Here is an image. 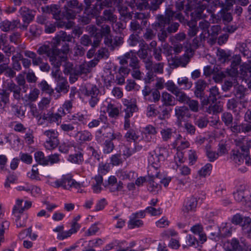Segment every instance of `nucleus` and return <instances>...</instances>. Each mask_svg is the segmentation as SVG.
Wrapping results in <instances>:
<instances>
[{
    "instance_id": "f257e3e1",
    "label": "nucleus",
    "mask_w": 251,
    "mask_h": 251,
    "mask_svg": "<svg viewBox=\"0 0 251 251\" xmlns=\"http://www.w3.org/2000/svg\"><path fill=\"white\" fill-rule=\"evenodd\" d=\"M167 150L165 148L157 147L151 152L148 157L150 164L149 173L153 179L151 180L148 184V189L153 194L157 193L161 189L160 185L158 183L156 178L159 176L158 169L160 167V162L165 160L168 156Z\"/></svg>"
},
{
    "instance_id": "f03ea898",
    "label": "nucleus",
    "mask_w": 251,
    "mask_h": 251,
    "mask_svg": "<svg viewBox=\"0 0 251 251\" xmlns=\"http://www.w3.org/2000/svg\"><path fill=\"white\" fill-rule=\"evenodd\" d=\"M100 35L104 36V43L105 46L108 47H114V46H120L123 43V38L122 37L116 36L113 39L110 35L111 32L110 26L107 25H103L101 26Z\"/></svg>"
},
{
    "instance_id": "7ed1b4c3",
    "label": "nucleus",
    "mask_w": 251,
    "mask_h": 251,
    "mask_svg": "<svg viewBox=\"0 0 251 251\" xmlns=\"http://www.w3.org/2000/svg\"><path fill=\"white\" fill-rule=\"evenodd\" d=\"M42 51L47 52L50 61L56 68L61 65L62 61H65V53H60L56 48H40L38 50L40 53H42Z\"/></svg>"
},
{
    "instance_id": "20e7f679",
    "label": "nucleus",
    "mask_w": 251,
    "mask_h": 251,
    "mask_svg": "<svg viewBox=\"0 0 251 251\" xmlns=\"http://www.w3.org/2000/svg\"><path fill=\"white\" fill-rule=\"evenodd\" d=\"M176 173V182L179 188L183 187L186 183V178L191 173V169L187 165L177 164L176 167L173 166Z\"/></svg>"
},
{
    "instance_id": "39448f33",
    "label": "nucleus",
    "mask_w": 251,
    "mask_h": 251,
    "mask_svg": "<svg viewBox=\"0 0 251 251\" xmlns=\"http://www.w3.org/2000/svg\"><path fill=\"white\" fill-rule=\"evenodd\" d=\"M43 134L47 137L44 143V146L46 149L52 150L58 146L59 143V133L56 130H47L43 132Z\"/></svg>"
},
{
    "instance_id": "423d86ee",
    "label": "nucleus",
    "mask_w": 251,
    "mask_h": 251,
    "mask_svg": "<svg viewBox=\"0 0 251 251\" xmlns=\"http://www.w3.org/2000/svg\"><path fill=\"white\" fill-rule=\"evenodd\" d=\"M73 40V36L67 34L65 31H61L56 34L52 39L50 43L52 47H56L62 46L63 47L70 46L69 43H72Z\"/></svg>"
},
{
    "instance_id": "0eeeda50",
    "label": "nucleus",
    "mask_w": 251,
    "mask_h": 251,
    "mask_svg": "<svg viewBox=\"0 0 251 251\" xmlns=\"http://www.w3.org/2000/svg\"><path fill=\"white\" fill-rule=\"evenodd\" d=\"M73 177V176L71 174L63 175L60 179L55 180L53 183H51V186L55 188L61 187L64 189L71 190L75 180Z\"/></svg>"
},
{
    "instance_id": "6e6552de",
    "label": "nucleus",
    "mask_w": 251,
    "mask_h": 251,
    "mask_svg": "<svg viewBox=\"0 0 251 251\" xmlns=\"http://www.w3.org/2000/svg\"><path fill=\"white\" fill-rule=\"evenodd\" d=\"M84 94L90 98L89 104L92 107H94L99 100L98 95L99 90L96 85L88 84L85 87Z\"/></svg>"
},
{
    "instance_id": "1a4fd4ad",
    "label": "nucleus",
    "mask_w": 251,
    "mask_h": 251,
    "mask_svg": "<svg viewBox=\"0 0 251 251\" xmlns=\"http://www.w3.org/2000/svg\"><path fill=\"white\" fill-rule=\"evenodd\" d=\"M194 52L193 48H187L182 58H178L175 55L174 57H171V59L169 61H171V64L178 67L181 66L185 67L189 61V59L191 57Z\"/></svg>"
},
{
    "instance_id": "9d476101",
    "label": "nucleus",
    "mask_w": 251,
    "mask_h": 251,
    "mask_svg": "<svg viewBox=\"0 0 251 251\" xmlns=\"http://www.w3.org/2000/svg\"><path fill=\"white\" fill-rule=\"evenodd\" d=\"M124 0H104L102 2L94 5L92 9L93 13L95 15H99L105 7H111L113 5L117 7L123 4Z\"/></svg>"
},
{
    "instance_id": "9b49d317",
    "label": "nucleus",
    "mask_w": 251,
    "mask_h": 251,
    "mask_svg": "<svg viewBox=\"0 0 251 251\" xmlns=\"http://www.w3.org/2000/svg\"><path fill=\"white\" fill-rule=\"evenodd\" d=\"M20 13L24 24L22 25L20 24L19 28L22 29H26L29 23L33 20L34 17L33 11L26 7H22L20 9Z\"/></svg>"
},
{
    "instance_id": "f8f14e48",
    "label": "nucleus",
    "mask_w": 251,
    "mask_h": 251,
    "mask_svg": "<svg viewBox=\"0 0 251 251\" xmlns=\"http://www.w3.org/2000/svg\"><path fill=\"white\" fill-rule=\"evenodd\" d=\"M175 112L178 125H181L182 121L191 117L189 110L186 106H176L175 109Z\"/></svg>"
},
{
    "instance_id": "ddd939ff",
    "label": "nucleus",
    "mask_w": 251,
    "mask_h": 251,
    "mask_svg": "<svg viewBox=\"0 0 251 251\" xmlns=\"http://www.w3.org/2000/svg\"><path fill=\"white\" fill-rule=\"evenodd\" d=\"M41 9L44 13L51 14L53 18L56 20H61V9L59 5L51 4L42 7Z\"/></svg>"
},
{
    "instance_id": "4468645a",
    "label": "nucleus",
    "mask_w": 251,
    "mask_h": 251,
    "mask_svg": "<svg viewBox=\"0 0 251 251\" xmlns=\"http://www.w3.org/2000/svg\"><path fill=\"white\" fill-rule=\"evenodd\" d=\"M6 90L13 93V97L16 100H20L21 97V88L16 84L12 80L6 81L4 84Z\"/></svg>"
},
{
    "instance_id": "2eb2a0df",
    "label": "nucleus",
    "mask_w": 251,
    "mask_h": 251,
    "mask_svg": "<svg viewBox=\"0 0 251 251\" xmlns=\"http://www.w3.org/2000/svg\"><path fill=\"white\" fill-rule=\"evenodd\" d=\"M197 198L194 197L188 198L184 202L182 210L184 213H188L195 210L197 205Z\"/></svg>"
},
{
    "instance_id": "dca6fc26",
    "label": "nucleus",
    "mask_w": 251,
    "mask_h": 251,
    "mask_svg": "<svg viewBox=\"0 0 251 251\" xmlns=\"http://www.w3.org/2000/svg\"><path fill=\"white\" fill-rule=\"evenodd\" d=\"M156 19V21L151 25L152 28L155 31H157L159 28H165L166 25L170 23L164 17V15H157Z\"/></svg>"
},
{
    "instance_id": "f3484780",
    "label": "nucleus",
    "mask_w": 251,
    "mask_h": 251,
    "mask_svg": "<svg viewBox=\"0 0 251 251\" xmlns=\"http://www.w3.org/2000/svg\"><path fill=\"white\" fill-rule=\"evenodd\" d=\"M117 176L122 180L131 181L137 177V174L133 171L119 170L116 172Z\"/></svg>"
},
{
    "instance_id": "a211bd4d",
    "label": "nucleus",
    "mask_w": 251,
    "mask_h": 251,
    "mask_svg": "<svg viewBox=\"0 0 251 251\" xmlns=\"http://www.w3.org/2000/svg\"><path fill=\"white\" fill-rule=\"evenodd\" d=\"M14 216L17 227L21 228L25 226L28 218L27 214L22 212L12 214Z\"/></svg>"
},
{
    "instance_id": "6ab92c4d",
    "label": "nucleus",
    "mask_w": 251,
    "mask_h": 251,
    "mask_svg": "<svg viewBox=\"0 0 251 251\" xmlns=\"http://www.w3.org/2000/svg\"><path fill=\"white\" fill-rule=\"evenodd\" d=\"M40 95V91L36 88L31 89L29 94H25L22 98L23 100L27 103L34 102L37 100Z\"/></svg>"
},
{
    "instance_id": "aec40b11",
    "label": "nucleus",
    "mask_w": 251,
    "mask_h": 251,
    "mask_svg": "<svg viewBox=\"0 0 251 251\" xmlns=\"http://www.w3.org/2000/svg\"><path fill=\"white\" fill-rule=\"evenodd\" d=\"M84 243H87V246L85 247L82 251H96L93 248L101 246L103 244V241L100 238H97L88 242L84 241Z\"/></svg>"
},
{
    "instance_id": "412c9836",
    "label": "nucleus",
    "mask_w": 251,
    "mask_h": 251,
    "mask_svg": "<svg viewBox=\"0 0 251 251\" xmlns=\"http://www.w3.org/2000/svg\"><path fill=\"white\" fill-rule=\"evenodd\" d=\"M234 142L244 152L247 154L249 152L250 148H251V140L248 141L245 138L237 139Z\"/></svg>"
},
{
    "instance_id": "4be33fe9",
    "label": "nucleus",
    "mask_w": 251,
    "mask_h": 251,
    "mask_svg": "<svg viewBox=\"0 0 251 251\" xmlns=\"http://www.w3.org/2000/svg\"><path fill=\"white\" fill-rule=\"evenodd\" d=\"M20 22L19 20H14L12 22L4 21L0 23V28L3 31H8L15 27H19Z\"/></svg>"
},
{
    "instance_id": "5701e85b",
    "label": "nucleus",
    "mask_w": 251,
    "mask_h": 251,
    "mask_svg": "<svg viewBox=\"0 0 251 251\" xmlns=\"http://www.w3.org/2000/svg\"><path fill=\"white\" fill-rule=\"evenodd\" d=\"M92 138L93 136L92 134L88 130L78 132L76 135V140L80 144L89 142L92 139Z\"/></svg>"
},
{
    "instance_id": "b1692460",
    "label": "nucleus",
    "mask_w": 251,
    "mask_h": 251,
    "mask_svg": "<svg viewBox=\"0 0 251 251\" xmlns=\"http://www.w3.org/2000/svg\"><path fill=\"white\" fill-rule=\"evenodd\" d=\"M173 145L178 150H184L190 146L189 142L180 135H178Z\"/></svg>"
},
{
    "instance_id": "393cba45",
    "label": "nucleus",
    "mask_w": 251,
    "mask_h": 251,
    "mask_svg": "<svg viewBox=\"0 0 251 251\" xmlns=\"http://www.w3.org/2000/svg\"><path fill=\"white\" fill-rule=\"evenodd\" d=\"M64 8H69L76 10V12H81L83 9V4L78 0H69L66 2Z\"/></svg>"
},
{
    "instance_id": "a878e982",
    "label": "nucleus",
    "mask_w": 251,
    "mask_h": 251,
    "mask_svg": "<svg viewBox=\"0 0 251 251\" xmlns=\"http://www.w3.org/2000/svg\"><path fill=\"white\" fill-rule=\"evenodd\" d=\"M129 44L131 46H137L139 47H145L146 44L145 41L140 39L137 34H132L130 36L129 40Z\"/></svg>"
},
{
    "instance_id": "bb28decb",
    "label": "nucleus",
    "mask_w": 251,
    "mask_h": 251,
    "mask_svg": "<svg viewBox=\"0 0 251 251\" xmlns=\"http://www.w3.org/2000/svg\"><path fill=\"white\" fill-rule=\"evenodd\" d=\"M232 233L231 225L228 223H223L219 228L218 235L222 237L230 236Z\"/></svg>"
},
{
    "instance_id": "cd10ccee",
    "label": "nucleus",
    "mask_w": 251,
    "mask_h": 251,
    "mask_svg": "<svg viewBox=\"0 0 251 251\" xmlns=\"http://www.w3.org/2000/svg\"><path fill=\"white\" fill-rule=\"evenodd\" d=\"M94 181L92 185V190L94 193H100L101 190V185L103 183V178L101 176L98 175L96 176L94 178Z\"/></svg>"
},
{
    "instance_id": "c85d7f7f",
    "label": "nucleus",
    "mask_w": 251,
    "mask_h": 251,
    "mask_svg": "<svg viewBox=\"0 0 251 251\" xmlns=\"http://www.w3.org/2000/svg\"><path fill=\"white\" fill-rule=\"evenodd\" d=\"M115 9H106L103 12V18L105 21L109 22L112 24L116 23L117 19V16L114 14Z\"/></svg>"
},
{
    "instance_id": "c756f323",
    "label": "nucleus",
    "mask_w": 251,
    "mask_h": 251,
    "mask_svg": "<svg viewBox=\"0 0 251 251\" xmlns=\"http://www.w3.org/2000/svg\"><path fill=\"white\" fill-rule=\"evenodd\" d=\"M157 133L155 127L151 125H148L144 128V134L146 135V141L151 142L154 138L152 136H155Z\"/></svg>"
},
{
    "instance_id": "7c9ffc66",
    "label": "nucleus",
    "mask_w": 251,
    "mask_h": 251,
    "mask_svg": "<svg viewBox=\"0 0 251 251\" xmlns=\"http://www.w3.org/2000/svg\"><path fill=\"white\" fill-rule=\"evenodd\" d=\"M210 26V23L205 20H203L199 23L198 28L202 31L201 34V38H204L206 34L209 36V27Z\"/></svg>"
},
{
    "instance_id": "2f4dec72",
    "label": "nucleus",
    "mask_w": 251,
    "mask_h": 251,
    "mask_svg": "<svg viewBox=\"0 0 251 251\" xmlns=\"http://www.w3.org/2000/svg\"><path fill=\"white\" fill-rule=\"evenodd\" d=\"M161 100L163 104L165 106H171L175 104L174 97L166 92L162 93Z\"/></svg>"
},
{
    "instance_id": "473e14b6",
    "label": "nucleus",
    "mask_w": 251,
    "mask_h": 251,
    "mask_svg": "<svg viewBox=\"0 0 251 251\" xmlns=\"http://www.w3.org/2000/svg\"><path fill=\"white\" fill-rule=\"evenodd\" d=\"M240 73L246 80H251V66L243 64L240 66Z\"/></svg>"
},
{
    "instance_id": "72a5a7b5",
    "label": "nucleus",
    "mask_w": 251,
    "mask_h": 251,
    "mask_svg": "<svg viewBox=\"0 0 251 251\" xmlns=\"http://www.w3.org/2000/svg\"><path fill=\"white\" fill-rule=\"evenodd\" d=\"M75 148V143L73 141H66L61 144L59 147V150L62 153H68L70 151H72Z\"/></svg>"
},
{
    "instance_id": "f704fd0d",
    "label": "nucleus",
    "mask_w": 251,
    "mask_h": 251,
    "mask_svg": "<svg viewBox=\"0 0 251 251\" xmlns=\"http://www.w3.org/2000/svg\"><path fill=\"white\" fill-rule=\"evenodd\" d=\"M69 89V85L66 79L61 77V80L58 81L56 90L58 93H67Z\"/></svg>"
},
{
    "instance_id": "c9c22d12",
    "label": "nucleus",
    "mask_w": 251,
    "mask_h": 251,
    "mask_svg": "<svg viewBox=\"0 0 251 251\" xmlns=\"http://www.w3.org/2000/svg\"><path fill=\"white\" fill-rule=\"evenodd\" d=\"M150 17V15L147 12H136L134 14V20L141 21V23L143 26H146L148 20Z\"/></svg>"
},
{
    "instance_id": "e433bc0d",
    "label": "nucleus",
    "mask_w": 251,
    "mask_h": 251,
    "mask_svg": "<svg viewBox=\"0 0 251 251\" xmlns=\"http://www.w3.org/2000/svg\"><path fill=\"white\" fill-rule=\"evenodd\" d=\"M143 225V222L137 218L136 215H132L128 222V227L130 229L141 227Z\"/></svg>"
},
{
    "instance_id": "4c0bfd02",
    "label": "nucleus",
    "mask_w": 251,
    "mask_h": 251,
    "mask_svg": "<svg viewBox=\"0 0 251 251\" xmlns=\"http://www.w3.org/2000/svg\"><path fill=\"white\" fill-rule=\"evenodd\" d=\"M117 8L121 17H123L124 19H129L130 20L132 19V13L128 11V8L126 6L122 4Z\"/></svg>"
},
{
    "instance_id": "58836bf2",
    "label": "nucleus",
    "mask_w": 251,
    "mask_h": 251,
    "mask_svg": "<svg viewBox=\"0 0 251 251\" xmlns=\"http://www.w3.org/2000/svg\"><path fill=\"white\" fill-rule=\"evenodd\" d=\"M107 112L109 117L116 118L119 115L120 110L119 107L112 103H109L106 108Z\"/></svg>"
},
{
    "instance_id": "ea45409f",
    "label": "nucleus",
    "mask_w": 251,
    "mask_h": 251,
    "mask_svg": "<svg viewBox=\"0 0 251 251\" xmlns=\"http://www.w3.org/2000/svg\"><path fill=\"white\" fill-rule=\"evenodd\" d=\"M229 246L234 251H242L243 249V243H240L238 240L236 238H233L230 242Z\"/></svg>"
},
{
    "instance_id": "a19ab883",
    "label": "nucleus",
    "mask_w": 251,
    "mask_h": 251,
    "mask_svg": "<svg viewBox=\"0 0 251 251\" xmlns=\"http://www.w3.org/2000/svg\"><path fill=\"white\" fill-rule=\"evenodd\" d=\"M107 117L104 114H100V117L98 119H93L88 124V126L89 128H93L98 127L100 122H105L106 120Z\"/></svg>"
},
{
    "instance_id": "79ce46f5",
    "label": "nucleus",
    "mask_w": 251,
    "mask_h": 251,
    "mask_svg": "<svg viewBox=\"0 0 251 251\" xmlns=\"http://www.w3.org/2000/svg\"><path fill=\"white\" fill-rule=\"evenodd\" d=\"M212 169V165L210 163H207L199 171L198 174L201 177H205L210 175Z\"/></svg>"
},
{
    "instance_id": "37998d69",
    "label": "nucleus",
    "mask_w": 251,
    "mask_h": 251,
    "mask_svg": "<svg viewBox=\"0 0 251 251\" xmlns=\"http://www.w3.org/2000/svg\"><path fill=\"white\" fill-rule=\"evenodd\" d=\"M35 159L39 164L42 165H48L47 157H45L43 152L38 151L34 154Z\"/></svg>"
},
{
    "instance_id": "c03bdc74",
    "label": "nucleus",
    "mask_w": 251,
    "mask_h": 251,
    "mask_svg": "<svg viewBox=\"0 0 251 251\" xmlns=\"http://www.w3.org/2000/svg\"><path fill=\"white\" fill-rule=\"evenodd\" d=\"M206 86L205 82L202 80H199L196 84V90L195 92L197 97L201 96V92L204 90Z\"/></svg>"
},
{
    "instance_id": "a18cd8bd",
    "label": "nucleus",
    "mask_w": 251,
    "mask_h": 251,
    "mask_svg": "<svg viewBox=\"0 0 251 251\" xmlns=\"http://www.w3.org/2000/svg\"><path fill=\"white\" fill-rule=\"evenodd\" d=\"M68 160L73 163L80 164L83 160V154L81 152L71 154L68 156Z\"/></svg>"
},
{
    "instance_id": "49530a36",
    "label": "nucleus",
    "mask_w": 251,
    "mask_h": 251,
    "mask_svg": "<svg viewBox=\"0 0 251 251\" xmlns=\"http://www.w3.org/2000/svg\"><path fill=\"white\" fill-rule=\"evenodd\" d=\"M161 135L163 141H167L173 136V129L171 128L165 127L162 129L161 131Z\"/></svg>"
},
{
    "instance_id": "de8ad7c7",
    "label": "nucleus",
    "mask_w": 251,
    "mask_h": 251,
    "mask_svg": "<svg viewBox=\"0 0 251 251\" xmlns=\"http://www.w3.org/2000/svg\"><path fill=\"white\" fill-rule=\"evenodd\" d=\"M38 87L43 92L49 95H51L53 93V89L51 88L50 86L45 80H42L39 83Z\"/></svg>"
},
{
    "instance_id": "09e8293b",
    "label": "nucleus",
    "mask_w": 251,
    "mask_h": 251,
    "mask_svg": "<svg viewBox=\"0 0 251 251\" xmlns=\"http://www.w3.org/2000/svg\"><path fill=\"white\" fill-rule=\"evenodd\" d=\"M194 123L199 127L202 128L207 126L208 120L205 117H196L194 120Z\"/></svg>"
},
{
    "instance_id": "8fccbe9b",
    "label": "nucleus",
    "mask_w": 251,
    "mask_h": 251,
    "mask_svg": "<svg viewBox=\"0 0 251 251\" xmlns=\"http://www.w3.org/2000/svg\"><path fill=\"white\" fill-rule=\"evenodd\" d=\"M144 27L143 25H142L137 20H133L130 25V29L133 31L137 32L138 33H140L142 31Z\"/></svg>"
},
{
    "instance_id": "3c124183",
    "label": "nucleus",
    "mask_w": 251,
    "mask_h": 251,
    "mask_svg": "<svg viewBox=\"0 0 251 251\" xmlns=\"http://www.w3.org/2000/svg\"><path fill=\"white\" fill-rule=\"evenodd\" d=\"M23 200L21 199H17L16 200L15 204L13 206L12 209V214L24 212V208L22 206Z\"/></svg>"
},
{
    "instance_id": "603ef678",
    "label": "nucleus",
    "mask_w": 251,
    "mask_h": 251,
    "mask_svg": "<svg viewBox=\"0 0 251 251\" xmlns=\"http://www.w3.org/2000/svg\"><path fill=\"white\" fill-rule=\"evenodd\" d=\"M228 10L226 9V7H223L222 9V14L221 13V17L222 18V21L224 24H226L232 20V16L230 13L228 12Z\"/></svg>"
},
{
    "instance_id": "864d4df0",
    "label": "nucleus",
    "mask_w": 251,
    "mask_h": 251,
    "mask_svg": "<svg viewBox=\"0 0 251 251\" xmlns=\"http://www.w3.org/2000/svg\"><path fill=\"white\" fill-rule=\"evenodd\" d=\"M100 225L99 222L93 224L85 232V235L90 236L96 234L100 230L98 226Z\"/></svg>"
},
{
    "instance_id": "5fc2aeb1",
    "label": "nucleus",
    "mask_w": 251,
    "mask_h": 251,
    "mask_svg": "<svg viewBox=\"0 0 251 251\" xmlns=\"http://www.w3.org/2000/svg\"><path fill=\"white\" fill-rule=\"evenodd\" d=\"M234 197L235 200L244 203L245 201V191L243 189L237 190L236 192L234 193Z\"/></svg>"
},
{
    "instance_id": "6e6d98bb",
    "label": "nucleus",
    "mask_w": 251,
    "mask_h": 251,
    "mask_svg": "<svg viewBox=\"0 0 251 251\" xmlns=\"http://www.w3.org/2000/svg\"><path fill=\"white\" fill-rule=\"evenodd\" d=\"M50 98H43L38 103L39 109L44 110L50 107Z\"/></svg>"
},
{
    "instance_id": "4d7b16f0",
    "label": "nucleus",
    "mask_w": 251,
    "mask_h": 251,
    "mask_svg": "<svg viewBox=\"0 0 251 251\" xmlns=\"http://www.w3.org/2000/svg\"><path fill=\"white\" fill-rule=\"evenodd\" d=\"M65 17L67 20H73L75 18L76 15L81 12H76V10L69 8H64Z\"/></svg>"
},
{
    "instance_id": "13d9d810",
    "label": "nucleus",
    "mask_w": 251,
    "mask_h": 251,
    "mask_svg": "<svg viewBox=\"0 0 251 251\" xmlns=\"http://www.w3.org/2000/svg\"><path fill=\"white\" fill-rule=\"evenodd\" d=\"M164 53L168 57L169 61L171 59L173 54H177L181 51V48H164Z\"/></svg>"
},
{
    "instance_id": "bf43d9fd",
    "label": "nucleus",
    "mask_w": 251,
    "mask_h": 251,
    "mask_svg": "<svg viewBox=\"0 0 251 251\" xmlns=\"http://www.w3.org/2000/svg\"><path fill=\"white\" fill-rule=\"evenodd\" d=\"M219 93L218 88L216 86L212 87L210 89V95L208 100L214 102L217 100V98L219 97Z\"/></svg>"
},
{
    "instance_id": "052dcab7",
    "label": "nucleus",
    "mask_w": 251,
    "mask_h": 251,
    "mask_svg": "<svg viewBox=\"0 0 251 251\" xmlns=\"http://www.w3.org/2000/svg\"><path fill=\"white\" fill-rule=\"evenodd\" d=\"M174 95L177 97V100L181 102L186 103L189 99L186 95L179 89Z\"/></svg>"
},
{
    "instance_id": "680f3d73",
    "label": "nucleus",
    "mask_w": 251,
    "mask_h": 251,
    "mask_svg": "<svg viewBox=\"0 0 251 251\" xmlns=\"http://www.w3.org/2000/svg\"><path fill=\"white\" fill-rule=\"evenodd\" d=\"M145 211L152 216L159 215L162 213V210L161 208L159 207L158 208H156L152 206H149L147 207L145 210Z\"/></svg>"
},
{
    "instance_id": "e2e57ef3",
    "label": "nucleus",
    "mask_w": 251,
    "mask_h": 251,
    "mask_svg": "<svg viewBox=\"0 0 251 251\" xmlns=\"http://www.w3.org/2000/svg\"><path fill=\"white\" fill-rule=\"evenodd\" d=\"M126 57L129 59V66L132 69H138L139 68L138 60L136 57H131L129 53L126 54Z\"/></svg>"
},
{
    "instance_id": "0e129e2a",
    "label": "nucleus",
    "mask_w": 251,
    "mask_h": 251,
    "mask_svg": "<svg viewBox=\"0 0 251 251\" xmlns=\"http://www.w3.org/2000/svg\"><path fill=\"white\" fill-rule=\"evenodd\" d=\"M28 176L29 178L34 180H40L39 173L37 166L34 165L31 172L28 173Z\"/></svg>"
},
{
    "instance_id": "69168bd1",
    "label": "nucleus",
    "mask_w": 251,
    "mask_h": 251,
    "mask_svg": "<svg viewBox=\"0 0 251 251\" xmlns=\"http://www.w3.org/2000/svg\"><path fill=\"white\" fill-rule=\"evenodd\" d=\"M151 51L150 50H148L147 48H140L137 52V54L139 57L143 59L144 60H149L151 58L150 55H149L148 51Z\"/></svg>"
},
{
    "instance_id": "338daca9",
    "label": "nucleus",
    "mask_w": 251,
    "mask_h": 251,
    "mask_svg": "<svg viewBox=\"0 0 251 251\" xmlns=\"http://www.w3.org/2000/svg\"><path fill=\"white\" fill-rule=\"evenodd\" d=\"M153 29L151 28H147L146 29V32L144 34V38L147 40H151L155 38L156 36V32L153 31Z\"/></svg>"
},
{
    "instance_id": "774afa93",
    "label": "nucleus",
    "mask_w": 251,
    "mask_h": 251,
    "mask_svg": "<svg viewBox=\"0 0 251 251\" xmlns=\"http://www.w3.org/2000/svg\"><path fill=\"white\" fill-rule=\"evenodd\" d=\"M219 59L222 62H225L229 59V55L221 48H218L217 52Z\"/></svg>"
}]
</instances>
